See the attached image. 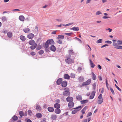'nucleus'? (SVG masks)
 I'll use <instances>...</instances> for the list:
<instances>
[{
    "instance_id": "obj_12",
    "label": "nucleus",
    "mask_w": 122,
    "mask_h": 122,
    "mask_svg": "<svg viewBox=\"0 0 122 122\" xmlns=\"http://www.w3.org/2000/svg\"><path fill=\"white\" fill-rule=\"evenodd\" d=\"M47 41H48L49 44L53 45L54 44V42L52 39L48 40Z\"/></svg>"
},
{
    "instance_id": "obj_47",
    "label": "nucleus",
    "mask_w": 122,
    "mask_h": 122,
    "mask_svg": "<svg viewBox=\"0 0 122 122\" xmlns=\"http://www.w3.org/2000/svg\"><path fill=\"white\" fill-rule=\"evenodd\" d=\"M38 53L40 55L44 53V51L42 50H41L39 51Z\"/></svg>"
},
{
    "instance_id": "obj_9",
    "label": "nucleus",
    "mask_w": 122,
    "mask_h": 122,
    "mask_svg": "<svg viewBox=\"0 0 122 122\" xmlns=\"http://www.w3.org/2000/svg\"><path fill=\"white\" fill-rule=\"evenodd\" d=\"M74 105V103L72 102H69L68 104V106L70 108H71L73 107Z\"/></svg>"
},
{
    "instance_id": "obj_29",
    "label": "nucleus",
    "mask_w": 122,
    "mask_h": 122,
    "mask_svg": "<svg viewBox=\"0 0 122 122\" xmlns=\"http://www.w3.org/2000/svg\"><path fill=\"white\" fill-rule=\"evenodd\" d=\"M74 31H78L79 30V28L78 27H73L71 29Z\"/></svg>"
},
{
    "instance_id": "obj_25",
    "label": "nucleus",
    "mask_w": 122,
    "mask_h": 122,
    "mask_svg": "<svg viewBox=\"0 0 122 122\" xmlns=\"http://www.w3.org/2000/svg\"><path fill=\"white\" fill-rule=\"evenodd\" d=\"M88 101V100L86 99L81 101L80 102L81 104H85L87 103Z\"/></svg>"
},
{
    "instance_id": "obj_26",
    "label": "nucleus",
    "mask_w": 122,
    "mask_h": 122,
    "mask_svg": "<svg viewBox=\"0 0 122 122\" xmlns=\"http://www.w3.org/2000/svg\"><path fill=\"white\" fill-rule=\"evenodd\" d=\"M29 44L30 45H32L35 44V41L33 40H31L29 41Z\"/></svg>"
},
{
    "instance_id": "obj_59",
    "label": "nucleus",
    "mask_w": 122,
    "mask_h": 122,
    "mask_svg": "<svg viewBox=\"0 0 122 122\" xmlns=\"http://www.w3.org/2000/svg\"><path fill=\"white\" fill-rule=\"evenodd\" d=\"M92 114V113L91 112H89L87 114V117L89 116H90Z\"/></svg>"
},
{
    "instance_id": "obj_62",
    "label": "nucleus",
    "mask_w": 122,
    "mask_h": 122,
    "mask_svg": "<svg viewBox=\"0 0 122 122\" xmlns=\"http://www.w3.org/2000/svg\"><path fill=\"white\" fill-rule=\"evenodd\" d=\"M108 46V45L107 44H106L105 45H104L102 46L101 47V48H103L104 47H105L106 46Z\"/></svg>"
},
{
    "instance_id": "obj_15",
    "label": "nucleus",
    "mask_w": 122,
    "mask_h": 122,
    "mask_svg": "<svg viewBox=\"0 0 122 122\" xmlns=\"http://www.w3.org/2000/svg\"><path fill=\"white\" fill-rule=\"evenodd\" d=\"M26 33H28L30 31V30L28 28H25L23 30Z\"/></svg>"
},
{
    "instance_id": "obj_23",
    "label": "nucleus",
    "mask_w": 122,
    "mask_h": 122,
    "mask_svg": "<svg viewBox=\"0 0 122 122\" xmlns=\"http://www.w3.org/2000/svg\"><path fill=\"white\" fill-rule=\"evenodd\" d=\"M64 77L65 79H69L70 78V76L67 74H65Z\"/></svg>"
},
{
    "instance_id": "obj_57",
    "label": "nucleus",
    "mask_w": 122,
    "mask_h": 122,
    "mask_svg": "<svg viewBox=\"0 0 122 122\" xmlns=\"http://www.w3.org/2000/svg\"><path fill=\"white\" fill-rule=\"evenodd\" d=\"M106 30H109V32H111L112 30V29H111L109 28H106Z\"/></svg>"
},
{
    "instance_id": "obj_54",
    "label": "nucleus",
    "mask_w": 122,
    "mask_h": 122,
    "mask_svg": "<svg viewBox=\"0 0 122 122\" xmlns=\"http://www.w3.org/2000/svg\"><path fill=\"white\" fill-rule=\"evenodd\" d=\"M115 85L116 86V87L117 88V89L118 90H119V91H120V92H121V89H120L117 86V85H116V84H115Z\"/></svg>"
},
{
    "instance_id": "obj_40",
    "label": "nucleus",
    "mask_w": 122,
    "mask_h": 122,
    "mask_svg": "<svg viewBox=\"0 0 122 122\" xmlns=\"http://www.w3.org/2000/svg\"><path fill=\"white\" fill-rule=\"evenodd\" d=\"M70 76L72 78H75V75L73 73H71L70 74Z\"/></svg>"
},
{
    "instance_id": "obj_3",
    "label": "nucleus",
    "mask_w": 122,
    "mask_h": 122,
    "mask_svg": "<svg viewBox=\"0 0 122 122\" xmlns=\"http://www.w3.org/2000/svg\"><path fill=\"white\" fill-rule=\"evenodd\" d=\"M81 108V106H80L78 107L74 108L75 109L72 111L71 112L72 114H75L77 112V111L80 110Z\"/></svg>"
},
{
    "instance_id": "obj_11",
    "label": "nucleus",
    "mask_w": 122,
    "mask_h": 122,
    "mask_svg": "<svg viewBox=\"0 0 122 122\" xmlns=\"http://www.w3.org/2000/svg\"><path fill=\"white\" fill-rule=\"evenodd\" d=\"M67 82L66 81H62L61 83V86L63 87H66L67 85Z\"/></svg>"
},
{
    "instance_id": "obj_44",
    "label": "nucleus",
    "mask_w": 122,
    "mask_h": 122,
    "mask_svg": "<svg viewBox=\"0 0 122 122\" xmlns=\"http://www.w3.org/2000/svg\"><path fill=\"white\" fill-rule=\"evenodd\" d=\"M41 48V46L40 45H39L37 46V47L36 48V49L37 50H40Z\"/></svg>"
},
{
    "instance_id": "obj_60",
    "label": "nucleus",
    "mask_w": 122,
    "mask_h": 122,
    "mask_svg": "<svg viewBox=\"0 0 122 122\" xmlns=\"http://www.w3.org/2000/svg\"><path fill=\"white\" fill-rule=\"evenodd\" d=\"M55 101L56 103H58L60 102V100L59 99H57Z\"/></svg>"
},
{
    "instance_id": "obj_5",
    "label": "nucleus",
    "mask_w": 122,
    "mask_h": 122,
    "mask_svg": "<svg viewBox=\"0 0 122 122\" xmlns=\"http://www.w3.org/2000/svg\"><path fill=\"white\" fill-rule=\"evenodd\" d=\"M70 92L68 89L67 90L64 91L63 93V95L64 96H68L70 95Z\"/></svg>"
},
{
    "instance_id": "obj_45",
    "label": "nucleus",
    "mask_w": 122,
    "mask_h": 122,
    "mask_svg": "<svg viewBox=\"0 0 122 122\" xmlns=\"http://www.w3.org/2000/svg\"><path fill=\"white\" fill-rule=\"evenodd\" d=\"M103 102V99H102L101 100H99L98 101V103L99 104H101Z\"/></svg>"
},
{
    "instance_id": "obj_52",
    "label": "nucleus",
    "mask_w": 122,
    "mask_h": 122,
    "mask_svg": "<svg viewBox=\"0 0 122 122\" xmlns=\"http://www.w3.org/2000/svg\"><path fill=\"white\" fill-rule=\"evenodd\" d=\"M106 86H107V88L108 89V86L109 85L107 83V79H106Z\"/></svg>"
},
{
    "instance_id": "obj_7",
    "label": "nucleus",
    "mask_w": 122,
    "mask_h": 122,
    "mask_svg": "<svg viewBox=\"0 0 122 122\" xmlns=\"http://www.w3.org/2000/svg\"><path fill=\"white\" fill-rule=\"evenodd\" d=\"M66 100L67 102H72L73 101V98L72 97L68 96L66 98Z\"/></svg>"
},
{
    "instance_id": "obj_24",
    "label": "nucleus",
    "mask_w": 122,
    "mask_h": 122,
    "mask_svg": "<svg viewBox=\"0 0 122 122\" xmlns=\"http://www.w3.org/2000/svg\"><path fill=\"white\" fill-rule=\"evenodd\" d=\"M89 60L91 67L92 68H94L95 66V64L93 63L91 60L89 59Z\"/></svg>"
},
{
    "instance_id": "obj_31",
    "label": "nucleus",
    "mask_w": 122,
    "mask_h": 122,
    "mask_svg": "<svg viewBox=\"0 0 122 122\" xmlns=\"http://www.w3.org/2000/svg\"><path fill=\"white\" fill-rule=\"evenodd\" d=\"M57 116L56 115H53L51 116V118L53 120H55L57 118Z\"/></svg>"
},
{
    "instance_id": "obj_18",
    "label": "nucleus",
    "mask_w": 122,
    "mask_h": 122,
    "mask_svg": "<svg viewBox=\"0 0 122 122\" xmlns=\"http://www.w3.org/2000/svg\"><path fill=\"white\" fill-rule=\"evenodd\" d=\"M54 107L56 109H59L60 107V105L58 103H56L54 105Z\"/></svg>"
},
{
    "instance_id": "obj_6",
    "label": "nucleus",
    "mask_w": 122,
    "mask_h": 122,
    "mask_svg": "<svg viewBox=\"0 0 122 122\" xmlns=\"http://www.w3.org/2000/svg\"><path fill=\"white\" fill-rule=\"evenodd\" d=\"M96 92L95 91H93L92 92V93L90 97L89 98L90 99H92L94 98Z\"/></svg>"
},
{
    "instance_id": "obj_38",
    "label": "nucleus",
    "mask_w": 122,
    "mask_h": 122,
    "mask_svg": "<svg viewBox=\"0 0 122 122\" xmlns=\"http://www.w3.org/2000/svg\"><path fill=\"white\" fill-rule=\"evenodd\" d=\"M102 40L100 39L97 41L96 43L97 44L100 43H102Z\"/></svg>"
},
{
    "instance_id": "obj_10",
    "label": "nucleus",
    "mask_w": 122,
    "mask_h": 122,
    "mask_svg": "<svg viewBox=\"0 0 122 122\" xmlns=\"http://www.w3.org/2000/svg\"><path fill=\"white\" fill-rule=\"evenodd\" d=\"M62 80L61 78H59L56 81V83L58 85H60L62 82Z\"/></svg>"
},
{
    "instance_id": "obj_58",
    "label": "nucleus",
    "mask_w": 122,
    "mask_h": 122,
    "mask_svg": "<svg viewBox=\"0 0 122 122\" xmlns=\"http://www.w3.org/2000/svg\"><path fill=\"white\" fill-rule=\"evenodd\" d=\"M46 119L45 118H44L43 120L41 121V122H46Z\"/></svg>"
},
{
    "instance_id": "obj_4",
    "label": "nucleus",
    "mask_w": 122,
    "mask_h": 122,
    "mask_svg": "<svg viewBox=\"0 0 122 122\" xmlns=\"http://www.w3.org/2000/svg\"><path fill=\"white\" fill-rule=\"evenodd\" d=\"M91 80L90 79H88L86 81L83 82L82 84V86H84L89 85L91 83Z\"/></svg>"
},
{
    "instance_id": "obj_1",
    "label": "nucleus",
    "mask_w": 122,
    "mask_h": 122,
    "mask_svg": "<svg viewBox=\"0 0 122 122\" xmlns=\"http://www.w3.org/2000/svg\"><path fill=\"white\" fill-rule=\"evenodd\" d=\"M122 44V41L121 40H119L117 41V44H115V48L120 49H122V46H119V45H121Z\"/></svg>"
},
{
    "instance_id": "obj_56",
    "label": "nucleus",
    "mask_w": 122,
    "mask_h": 122,
    "mask_svg": "<svg viewBox=\"0 0 122 122\" xmlns=\"http://www.w3.org/2000/svg\"><path fill=\"white\" fill-rule=\"evenodd\" d=\"M102 95L101 94H100L98 97V98L99 99H102Z\"/></svg>"
},
{
    "instance_id": "obj_32",
    "label": "nucleus",
    "mask_w": 122,
    "mask_h": 122,
    "mask_svg": "<svg viewBox=\"0 0 122 122\" xmlns=\"http://www.w3.org/2000/svg\"><path fill=\"white\" fill-rule=\"evenodd\" d=\"M78 80L79 81L82 82L84 81V78L83 77L80 76L78 78Z\"/></svg>"
},
{
    "instance_id": "obj_17",
    "label": "nucleus",
    "mask_w": 122,
    "mask_h": 122,
    "mask_svg": "<svg viewBox=\"0 0 122 122\" xmlns=\"http://www.w3.org/2000/svg\"><path fill=\"white\" fill-rule=\"evenodd\" d=\"M37 46V44L36 43H35L34 44L31 45L30 46V48L32 50H34L36 48Z\"/></svg>"
},
{
    "instance_id": "obj_35",
    "label": "nucleus",
    "mask_w": 122,
    "mask_h": 122,
    "mask_svg": "<svg viewBox=\"0 0 122 122\" xmlns=\"http://www.w3.org/2000/svg\"><path fill=\"white\" fill-rule=\"evenodd\" d=\"M18 117H17L16 116L14 115L12 117V118L13 119V120L15 121H16L18 119Z\"/></svg>"
},
{
    "instance_id": "obj_49",
    "label": "nucleus",
    "mask_w": 122,
    "mask_h": 122,
    "mask_svg": "<svg viewBox=\"0 0 122 122\" xmlns=\"http://www.w3.org/2000/svg\"><path fill=\"white\" fill-rule=\"evenodd\" d=\"M74 38L75 39H76V40L78 41H79V42L80 43H81V41L80 39L77 38V37H76Z\"/></svg>"
},
{
    "instance_id": "obj_51",
    "label": "nucleus",
    "mask_w": 122,
    "mask_h": 122,
    "mask_svg": "<svg viewBox=\"0 0 122 122\" xmlns=\"http://www.w3.org/2000/svg\"><path fill=\"white\" fill-rule=\"evenodd\" d=\"M106 43H107L108 44H111L112 42L111 41H105V42Z\"/></svg>"
},
{
    "instance_id": "obj_61",
    "label": "nucleus",
    "mask_w": 122,
    "mask_h": 122,
    "mask_svg": "<svg viewBox=\"0 0 122 122\" xmlns=\"http://www.w3.org/2000/svg\"><path fill=\"white\" fill-rule=\"evenodd\" d=\"M57 42L60 44H61L62 43V41L60 40H59L57 41Z\"/></svg>"
},
{
    "instance_id": "obj_34",
    "label": "nucleus",
    "mask_w": 122,
    "mask_h": 122,
    "mask_svg": "<svg viewBox=\"0 0 122 122\" xmlns=\"http://www.w3.org/2000/svg\"><path fill=\"white\" fill-rule=\"evenodd\" d=\"M36 109L37 110L39 111L41 109V108L40 106L37 104H36Z\"/></svg>"
},
{
    "instance_id": "obj_64",
    "label": "nucleus",
    "mask_w": 122,
    "mask_h": 122,
    "mask_svg": "<svg viewBox=\"0 0 122 122\" xmlns=\"http://www.w3.org/2000/svg\"><path fill=\"white\" fill-rule=\"evenodd\" d=\"M109 18V17H108L105 16H104L102 17V18L103 19H107V18Z\"/></svg>"
},
{
    "instance_id": "obj_46",
    "label": "nucleus",
    "mask_w": 122,
    "mask_h": 122,
    "mask_svg": "<svg viewBox=\"0 0 122 122\" xmlns=\"http://www.w3.org/2000/svg\"><path fill=\"white\" fill-rule=\"evenodd\" d=\"M110 90L111 92L112 93V94H113V95H114L115 93L113 89L111 87H110Z\"/></svg>"
},
{
    "instance_id": "obj_14",
    "label": "nucleus",
    "mask_w": 122,
    "mask_h": 122,
    "mask_svg": "<svg viewBox=\"0 0 122 122\" xmlns=\"http://www.w3.org/2000/svg\"><path fill=\"white\" fill-rule=\"evenodd\" d=\"M19 19L21 21H23L25 19V18L23 15H21L19 16Z\"/></svg>"
},
{
    "instance_id": "obj_36",
    "label": "nucleus",
    "mask_w": 122,
    "mask_h": 122,
    "mask_svg": "<svg viewBox=\"0 0 122 122\" xmlns=\"http://www.w3.org/2000/svg\"><path fill=\"white\" fill-rule=\"evenodd\" d=\"M58 39H63L64 38V36L63 35H58Z\"/></svg>"
},
{
    "instance_id": "obj_13",
    "label": "nucleus",
    "mask_w": 122,
    "mask_h": 122,
    "mask_svg": "<svg viewBox=\"0 0 122 122\" xmlns=\"http://www.w3.org/2000/svg\"><path fill=\"white\" fill-rule=\"evenodd\" d=\"M68 52L70 56L71 55H73L75 54L74 52L72 49L70 50Z\"/></svg>"
},
{
    "instance_id": "obj_37",
    "label": "nucleus",
    "mask_w": 122,
    "mask_h": 122,
    "mask_svg": "<svg viewBox=\"0 0 122 122\" xmlns=\"http://www.w3.org/2000/svg\"><path fill=\"white\" fill-rule=\"evenodd\" d=\"M2 21L3 22H4L6 20H7V19L6 17L5 16H3L2 17Z\"/></svg>"
},
{
    "instance_id": "obj_2",
    "label": "nucleus",
    "mask_w": 122,
    "mask_h": 122,
    "mask_svg": "<svg viewBox=\"0 0 122 122\" xmlns=\"http://www.w3.org/2000/svg\"><path fill=\"white\" fill-rule=\"evenodd\" d=\"M65 62L68 64H70L74 63V59H71L70 57H67V58L65 59Z\"/></svg>"
},
{
    "instance_id": "obj_30",
    "label": "nucleus",
    "mask_w": 122,
    "mask_h": 122,
    "mask_svg": "<svg viewBox=\"0 0 122 122\" xmlns=\"http://www.w3.org/2000/svg\"><path fill=\"white\" fill-rule=\"evenodd\" d=\"M49 44V43L48 42V41H46V42L45 45H44V47L46 49L48 47Z\"/></svg>"
},
{
    "instance_id": "obj_50",
    "label": "nucleus",
    "mask_w": 122,
    "mask_h": 122,
    "mask_svg": "<svg viewBox=\"0 0 122 122\" xmlns=\"http://www.w3.org/2000/svg\"><path fill=\"white\" fill-rule=\"evenodd\" d=\"M28 114L29 115H30V116H31L32 115V112L31 110H28Z\"/></svg>"
},
{
    "instance_id": "obj_53",
    "label": "nucleus",
    "mask_w": 122,
    "mask_h": 122,
    "mask_svg": "<svg viewBox=\"0 0 122 122\" xmlns=\"http://www.w3.org/2000/svg\"><path fill=\"white\" fill-rule=\"evenodd\" d=\"M30 54L33 56L35 55H36V53L33 51H32L30 53Z\"/></svg>"
},
{
    "instance_id": "obj_16",
    "label": "nucleus",
    "mask_w": 122,
    "mask_h": 122,
    "mask_svg": "<svg viewBox=\"0 0 122 122\" xmlns=\"http://www.w3.org/2000/svg\"><path fill=\"white\" fill-rule=\"evenodd\" d=\"M50 50L52 51L55 52L56 50V48L54 45H52L50 47Z\"/></svg>"
},
{
    "instance_id": "obj_43",
    "label": "nucleus",
    "mask_w": 122,
    "mask_h": 122,
    "mask_svg": "<svg viewBox=\"0 0 122 122\" xmlns=\"http://www.w3.org/2000/svg\"><path fill=\"white\" fill-rule=\"evenodd\" d=\"M38 27L36 26L35 27V28L34 29V31L36 33H37L38 31Z\"/></svg>"
},
{
    "instance_id": "obj_41",
    "label": "nucleus",
    "mask_w": 122,
    "mask_h": 122,
    "mask_svg": "<svg viewBox=\"0 0 122 122\" xmlns=\"http://www.w3.org/2000/svg\"><path fill=\"white\" fill-rule=\"evenodd\" d=\"M65 34L67 36H71L72 34H73V33L72 32L69 33H65Z\"/></svg>"
},
{
    "instance_id": "obj_20",
    "label": "nucleus",
    "mask_w": 122,
    "mask_h": 122,
    "mask_svg": "<svg viewBox=\"0 0 122 122\" xmlns=\"http://www.w3.org/2000/svg\"><path fill=\"white\" fill-rule=\"evenodd\" d=\"M47 109L49 111L51 112H52L54 111V109L53 107H49L47 108Z\"/></svg>"
},
{
    "instance_id": "obj_42",
    "label": "nucleus",
    "mask_w": 122,
    "mask_h": 122,
    "mask_svg": "<svg viewBox=\"0 0 122 122\" xmlns=\"http://www.w3.org/2000/svg\"><path fill=\"white\" fill-rule=\"evenodd\" d=\"M96 85V83H94L93 84V90L95 89Z\"/></svg>"
},
{
    "instance_id": "obj_8",
    "label": "nucleus",
    "mask_w": 122,
    "mask_h": 122,
    "mask_svg": "<svg viewBox=\"0 0 122 122\" xmlns=\"http://www.w3.org/2000/svg\"><path fill=\"white\" fill-rule=\"evenodd\" d=\"M34 36V35L32 33H30L27 36V37L29 39H31Z\"/></svg>"
},
{
    "instance_id": "obj_48",
    "label": "nucleus",
    "mask_w": 122,
    "mask_h": 122,
    "mask_svg": "<svg viewBox=\"0 0 122 122\" xmlns=\"http://www.w3.org/2000/svg\"><path fill=\"white\" fill-rule=\"evenodd\" d=\"M101 14H102V13L100 11H98L96 12V15H98Z\"/></svg>"
},
{
    "instance_id": "obj_28",
    "label": "nucleus",
    "mask_w": 122,
    "mask_h": 122,
    "mask_svg": "<svg viewBox=\"0 0 122 122\" xmlns=\"http://www.w3.org/2000/svg\"><path fill=\"white\" fill-rule=\"evenodd\" d=\"M36 117L38 118H41L42 117V115L40 113H38L36 114Z\"/></svg>"
},
{
    "instance_id": "obj_21",
    "label": "nucleus",
    "mask_w": 122,
    "mask_h": 122,
    "mask_svg": "<svg viewBox=\"0 0 122 122\" xmlns=\"http://www.w3.org/2000/svg\"><path fill=\"white\" fill-rule=\"evenodd\" d=\"M20 39L21 40L24 41H25L26 40V38L25 37L22 35H21L20 37Z\"/></svg>"
},
{
    "instance_id": "obj_22",
    "label": "nucleus",
    "mask_w": 122,
    "mask_h": 122,
    "mask_svg": "<svg viewBox=\"0 0 122 122\" xmlns=\"http://www.w3.org/2000/svg\"><path fill=\"white\" fill-rule=\"evenodd\" d=\"M76 99L78 101H81L82 99V98L81 95H78L76 97Z\"/></svg>"
},
{
    "instance_id": "obj_19",
    "label": "nucleus",
    "mask_w": 122,
    "mask_h": 122,
    "mask_svg": "<svg viewBox=\"0 0 122 122\" xmlns=\"http://www.w3.org/2000/svg\"><path fill=\"white\" fill-rule=\"evenodd\" d=\"M92 79L93 80H95L97 79L96 75L92 72Z\"/></svg>"
},
{
    "instance_id": "obj_63",
    "label": "nucleus",
    "mask_w": 122,
    "mask_h": 122,
    "mask_svg": "<svg viewBox=\"0 0 122 122\" xmlns=\"http://www.w3.org/2000/svg\"><path fill=\"white\" fill-rule=\"evenodd\" d=\"M87 108V106H86L83 108V109L82 110H83L84 111H86V110Z\"/></svg>"
},
{
    "instance_id": "obj_27",
    "label": "nucleus",
    "mask_w": 122,
    "mask_h": 122,
    "mask_svg": "<svg viewBox=\"0 0 122 122\" xmlns=\"http://www.w3.org/2000/svg\"><path fill=\"white\" fill-rule=\"evenodd\" d=\"M55 113L57 114H59L61 112V110L59 109H56L55 110Z\"/></svg>"
},
{
    "instance_id": "obj_55",
    "label": "nucleus",
    "mask_w": 122,
    "mask_h": 122,
    "mask_svg": "<svg viewBox=\"0 0 122 122\" xmlns=\"http://www.w3.org/2000/svg\"><path fill=\"white\" fill-rule=\"evenodd\" d=\"M112 41H113V46H115V44H117V43H115L116 41L115 40H112Z\"/></svg>"
},
{
    "instance_id": "obj_39",
    "label": "nucleus",
    "mask_w": 122,
    "mask_h": 122,
    "mask_svg": "<svg viewBox=\"0 0 122 122\" xmlns=\"http://www.w3.org/2000/svg\"><path fill=\"white\" fill-rule=\"evenodd\" d=\"M19 114L20 116L22 117L24 116V114L23 112L22 111H20L19 112Z\"/></svg>"
},
{
    "instance_id": "obj_33",
    "label": "nucleus",
    "mask_w": 122,
    "mask_h": 122,
    "mask_svg": "<svg viewBox=\"0 0 122 122\" xmlns=\"http://www.w3.org/2000/svg\"><path fill=\"white\" fill-rule=\"evenodd\" d=\"M8 36L9 38H11L12 37V34L10 32H8L7 33Z\"/></svg>"
}]
</instances>
